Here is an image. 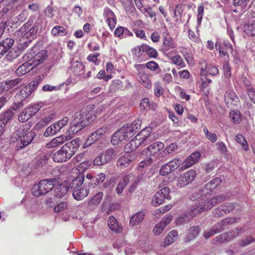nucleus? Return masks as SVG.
Here are the masks:
<instances>
[{"instance_id":"f257e3e1","label":"nucleus","mask_w":255,"mask_h":255,"mask_svg":"<svg viewBox=\"0 0 255 255\" xmlns=\"http://www.w3.org/2000/svg\"><path fill=\"white\" fill-rule=\"evenodd\" d=\"M222 182L220 178H216L205 185L204 189L199 191L198 200L195 202L194 209L197 210L199 213L204 212L211 209L214 206L223 202L226 199L225 195H219L215 198L209 199L211 192Z\"/></svg>"},{"instance_id":"f03ea898","label":"nucleus","mask_w":255,"mask_h":255,"mask_svg":"<svg viewBox=\"0 0 255 255\" xmlns=\"http://www.w3.org/2000/svg\"><path fill=\"white\" fill-rule=\"evenodd\" d=\"M141 120L138 119L132 123L127 124L116 131L112 137L111 142L113 144H116L119 141L128 140L140 128Z\"/></svg>"},{"instance_id":"7ed1b4c3","label":"nucleus","mask_w":255,"mask_h":255,"mask_svg":"<svg viewBox=\"0 0 255 255\" xmlns=\"http://www.w3.org/2000/svg\"><path fill=\"white\" fill-rule=\"evenodd\" d=\"M30 126L25 125L19 128L11 134L10 140L12 142H16L15 148L17 150L22 149L29 144L35 136L34 132L28 131Z\"/></svg>"},{"instance_id":"20e7f679","label":"nucleus","mask_w":255,"mask_h":255,"mask_svg":"<svg viewBox=\"0 0 255 255\" xmlns=\"http://www.w3.org/2000/svg\"><path fill=\"white\" fill-rule=\"evenodd\" d=\"M88 108H83L80 112H77L73 117L72 126L71 127L69 133H77L87 126L90 123V119L88 115Z\"/></svg>"},{"instance_id":"39448f33","label":"nucleus","mask_w":255,"mask_h":255,"mask_svg":"<svg viewBox=\"0 0 255 255\" xmlns=\"http://www.w3.org/2000/svg\"><path fill=\"white\" fill-rule=\"evenodd\" d=\"M57 180L55 178L41 180L38 184H35L32 188L34 196H40L45 195L52 190L55 186Z\"/></svg>"},{"instance_id":"423d86ee","label":"nucleus","mask_w":255,"mask_h":255,"mask_svg":"<svg viewBox=\"0 0 255 255\" xmlns=\"http://www.w3.org/2000/svg\"><path fill=\"white\" fill-rule=\"evenodd\" d=\"M33 17H30L18 30L21 34L25 33L27 38L30 40L36 38L38 30V23L36 22L33 25Z\"/></svg>"},{"instance_id":"0eeeda50","label":"nucleus","mask_w":255,"mask_h":255,"mask_svg":"<svg viewBox=\"0 0 255 255\" xmlns=\"http://www.w3.org/2000/svg\"><path fill=\"white\" fill-rule=\"evenodd\" d=\"M164 144L161 142H156L150 145L146 151V156H150L153 158L159 159L166 156V151L163 150Z\"/></svg>"},{"instance_id":"6e6552de","label":"nucleus","mask_w":255,"mask_h":255,"mask_svg":"<svg viewBox=\"0 0 255 255\" xmlns=\"http://www.w3.org/2000/svg\"><path fill=\"white\" fill-rule=\"evenodd\" d=\"M74 154L73 150H71L67 145L64 144L59 150L52 155V158L55 162H65L70 159Z\"/></svg>"},{"instance_id":"1a4fd4ad","label":"nucleus","mask_w":255,"mask_h":255,"mask_svg":"<svg viewBox=\"0 0 255 255\" xmlns=\"http://www.w3.org/2000/svg\"><path fill=\"white\" fill-rule=\"evenodd\" d=\"M116 154L113 148L107 149L97 156L93 160V164L101 166L110 162L115 157Z\"/></svg>"},{"instance_id":"9d476101","label":"nucleus","mask_w":255,"mask_h":255,"mask_svg":"<svg viewBox=\"0 0 255 255\" xmlns=\"http://www.w3.org/2000/svg\"><path fill=\"white\" fill-rule=\"evenodd\" d=\"M134 67L137 72L139 82L146 88L150 89L152 86V83L148 75L145 72L144 64H135Z\"/></svg>"},{"instance_id":"9b49d317","label":"nucleus","mask_w":255,"mask_h":255,"mask_svg":"<svg viewBox=\"0 0 255 255\" xmlns=\"http://www.w3.org/2000/svg\"><path fill=\"white\" fill-rule=\"evenodd\" d=\"M183 162L179 158H174L172 160L163 165L160 168L159 174L165 176L173 172L175 170L182 166Z\"/></svg>"},{"instance_id":"f8f14e48","label":"nucleus","mask_w":255,"mask_h":255,"mask_svg":"<svg viewBox=\"0 0 255 255\" xmlns=\"http://www.w3.org/2000/svg\"><path fill=\"white\" fill-rule=\"evenodd\" d=\"M170 190L167 187H164L157 191L152 198V205L154 206H158L165 199L170 200Z\"/></svg>"},{"instance_id":"ddd939ff","label":"nucleus","mask_w":255,"mask_h":255,"mask_svg":"<svg viewBox=\"0 0 255 255\" xmlns=\"http://www.w3.org/2000/svg\"><path fill=\"white\" fill-rule=\"evenodd\" d=\"M236 221L235 218H226L223 220L220 223H218L214 226L210 231H205L204 233V236L206 239L209 238L211 236L214 234L220 233L223 231V226L231 224L234 223Z\"/></svg>"},{"instance_id":"4468645a","label":"nucleus","mask_w":255,"mask_h":255,"mask_svg":"<svg viewBox=\"0 0 255 255\" xmlns=\"http://www.w3.org/2000/svg\"><path fill=\"white\" fill-rule=\"evenodd\" d=\"M200 75L206 76L207 74L216 76L219 74L218 67L211 63H208L206 60H202L199 63Z\"/></svg>"},{"instance_id":"2eb2a0df","label":"nucleus","mask_w":255,"mask_h":255,"mask_svg":"<svg viewBox=\"0 0 255 255\" xmlns=\"http://www.w3.org/2000/svg\"><path fill=\"white\" fill-rule=\"evenodd\" d=\"M195 177V171L193 169L189 170L178 177L177 186L180 188L184 187L191 183Z\"/></svg>"},{"instance_id":"dca6fc26","label":"nucleus","mask_w":255,"mask_h":255,"mask_svg":"<svg viewBox=\"0 0 255 255\" xmlns=\"http://www.w3.org/2000/svg\"><path fill=\"white\" fill-rule=\"evenodd\" d=\"M224 101L229 108L237 107L240 103V100L236 93L231 90L226 92L224 95Z\"/></svg>"},{"instance_id":"f3484780","label":"nucleus","mask_w":255,"mask_h":255,"mask_svg":"<svg viewBox=\"0 0 255 255\" xmlns=\"http://www.w3.org/2000/svg\"><path fill=\"white\" fill-rule=\"evenodd\" d=\"M201 153L196 151L192 153L182 163V166L180 167V171H183L195 164L200 158Z\"/></svg>"},{"instance_id":"a211bd4d","label":"nucleus","mask_w":255,"mask_h":255,"mask_svg":"<svg viewBox=\"0 0 255 255\" xmlns=\"http://www.w3.org/2000/svg\"><path fill=\"white\" fill-rule=\"evenodd\" d=\"M195 207V205L191 207L190 213L187 212L178 217L176 220V224L181 225L186 223L195 216L197 214H199V213L198 212V210L194 209Z\"/></svg>"},{"instance_id":"6ab92c4d","label":"nucleus","mask_w":255,"mask_h":255,"mask_svg":"<svg viewBox=\"0 0 255 255\" xmlns=\"http://www.w3.org/2000/svg\"><path fill=\"white\" fill-rule=\"evenodd\" d=\"M84 180V175L83 174H79L76 177L72 178L64 182H66L68 189L75 190L80 187Z\"/></svg>"},{"instance_id":"aec40b11","label":"nucleus","mask_w":255,"mask_h":255,"mask_svg":"<svg viewBox=\"0 0 255 255\" xmlns=\"http://www.w3.org/2000/svg\"><path fill=\"white\" fill-rule=\"evenodd\" d=\"M235 209V206L233 203H227L220 206L214 212L215 217H220L233 211Z\"/></svg>"},{"instance_id":"412c9836","label":"nucleus","mask_w":255,"mask_h":255,"mask_svg":"<svg viewBox=\"0 0 255 255\" xmlns=\"http://www.w3.org/2000/svg\"><path fill=\"white\" fill-rule=\"evenodd\" d=\"M108 132V128L107 127H103L96 131L91 133V135L87 139V142L92 144L99 140L104 134Z\"/></svg>"},{"instance_id":"4be33fe9","label":"nucleus","mask_w":255,"mask_h":255,"mask_svg":"<svg viewBox=\"0 0 255 255\" xmlns=\"http://www.w3.org/2000/svg\"><path fill=\"white\" fill-rule=\"evenodd\" d=\"M201 231V228L199 226H192L187 230V234L184 238V242L188 243L195 239Z\"/></svg>"},{"instance_id":"5701e85b","label":"nucleus","mask_w":255,"mask_h":255,"mask_svg":"<svg viewBox=\"0 0 255 255\" xmlns=\"http://www.w3.org/2000/svg\"><path fill=\"white\" fill-rule=\"evenodd\" d=\"M70 138L71 137L64 135L56 137L48 142L46 145V147L47 148L55 147L61 145Z\"/></svg>"},{"instance_id":"b1692460","label":"nucleus","mask_w":255,"mask_h":255,"mask_svg":"<svg viewBox=\"0 0 255 255\" xmlns=\"http://www.w3.org/2000/svg\"><path fill=\"white\" fill-rule=\"evenodd\" d=\"M56 183H55V186H54V196L57 198H61L67 193L68 191V186L66 182H63L58 185H56Z\"/></svg>"},{"instance_id":"393cba45","label":"nucleus","mask_w":255,"mask_h":255,"mask_svg":"<svg viewBox=\"0 0 255 255\" xmlns=\"http://www.w3.org/2000/svg\"><path fill=\"white\" fill-rule=\"evenodd\" d=\"M14 40L7 38L0 42V58L12 47Z\"/></svg>"},{"instance_id":"a878e982","label":"nucleus","mask_w":255,"mask_h":255,"mask_svg":"<svg viewBox=\"0 0 255 255\" xmlns=\"http://www.w3.org/2000/svg\"><path fill=\"white\" fill-rule=\"evenodd\" d=\"M244 31L249 36H255V17L251 18L244 26Z\"/></svg>"},{"instance_id":"bb28decb","label":"nucleus","mask_w":255,"mask_h":255,"mask_svg":"<svg viewBox=\"0 0 255 255\" xmlns=\"http://www.w3.org/2000/svg\"><path fill=\"white\" fill-rule=\"evenodd\" d=\"M250 0H233V5L236 7L235 12H242L246 8Z\"/></svg>"},{"instance_id":"cd10ccee","label":"nucleus","mask_w":255,"mask_h":255,"mask_svg":"<svg viewBox=\"0 0 255 255\" xmlns=\"http://www.w3.org/2000/svg\"><path fill=\"white\" fill-rule=\"evenodd\" d=\"M89 194V191L85 188H80L74 190L72 195L77 200H81L86 197Z\"/></svg>"},{"instance_id":"c85d7f7f","label":"nucleus","mask_w":255,"mask_h":255,"mask_svg":"<svg viewBox=\"0 0 255 255\" xmlns=\"http://www.w3.org/2000/svg\"><path fill=\"white\" fill-rule=\"evenodd\" d=\"M229 118L234 124H239L242 121V116L238 110H231L229 113Z\"/></svg>"},{"instance_id":"c756f323","label":"nucleus","mask_w":255,"mask_h":255,"mask_svg":"<svg viewBox=\"0 0 255 255\" xmlns=\"http://www.w3.org/2000/svg\"><path fill=\"white\" fill-rule=\"evenodd\" d=\"M177 44L170 36L164 37L163 40V48L165 51L175 48Z\"/></svg>"},{"instance_id":"7c9ffc66","label":"nucleus","mask_w":255,"mask_h":255,"mask_svg":"<svg viewBox=\"0 0 255 255\" xmlns=\"http://www.w3.org/2000/svg\"><path fill=\"white\" fill-rule=\"evenodd\" d=\"M31 94V90L29 87H24L15 95L14 98L17 100L25 101V100Z\"/></svg>"},{"instance_id":"2f4dec72","label":"nucleus","mask_w":255,"mask_h":255,"mask_svg":"<svg viewBox=\"0 0 255 255\" xmlns=\"http://www.w3.org/2000/svg\"><path fill=\"white\" fill-rule=\"evenodd\" d=\"M178 237V232L176 230L170 231L167 235L164 241V246H169L175 242Z\"/></svg>"},{"instance_id":"473e14b6","label":"nucleus","mask_w":255,"mask_h":255,"mask_svg":"<svg viewBox=\"0 0 255 255\" xmlns=\"http://www.w3.org/2000/svg\"><path fill=\"white\" fill-rule=\"evenodd\" d=\"M103 193L102 192L97 193L88 202V205L91 208H94L97 206L101 202L103 199Z\"/></svg>"},{"instance_id":"72a5a7b5","label":"nucleus","mask_w":255,"mask_h":255,"mask_svg":"<svg viewBox=\"0 0 255 255\" xmlns=\"http://www.w3.org/2000/svg\"><path fill=\"white\" fill-rule=\"evenodd\" d=\"M144 217V214L143 212H138L136 214L132 216L130 219L129 224L131 226H134L139 224L142 222Z\"/></svg>"},{"instance_id":"f704fd0d","label":"nucleus","mask_w":255,"mask_h":255,"mask_svg":"<svg viewBox=\"0 0 255 255\" xmlns=\"http://www.w3.org/2000/svg\"><path fill=\"white\" fill-rule=\"evenodd\" d=\"M71 68L75 75H79L83 73L85 66L82 63L76 61L72 64Z\"/></svg>"},{"instance_id":"c9c22d12","label":"nucleus","mask_w":255,"mask_h":255,"mask_svg":"<svg viewBox=\"0 0 255 255\" xmlns=\"http://www.w3.org/2000/svg\"><path fill=\"white\" fill-rule=\"evenodd\" d=\"M129 180L128 175H125L120 180L116 188V191L118 194L122 193L124 187L127 186Z\"/></svg>"},{"instance_id":"e433bc0d","label":"nucleus","mask_w":255,"mask_h":255,"mask_svg":"<svg viewBox=\"0 0 255 255\" xmlns=\"http://www.w3.org/2000/svg\"><path fill=\"white\" fill-rule=\"evenodd\" d=\"M32 63L28 62L24 63L20 65L15 71V73L18 76L24 75L30 70L28 69V67L31 66Z\"/></svg>"},{"instance_id":"4c0bfd02","label":"nucleus","mask_w":255,"mask_h":255,"mask_svg":"<svg viewBox=\"0 0 255 255\" xmlns=\"http://www.w3.org/2000/svg\"><path fill=\"white\" fill-rule=\"evenodd\" d=\"M152 130V129L151 128L147 127L142 129L138 134H137V135H139V136L141 137V138L143 139L146 143H148V141H150L148 137H149Z\"/></svg>"},{"instance_id":"58836bf2","label":"nucleus","mask_w":255,"mask_h":255,"mask_svg":"<svg viewBox=\"0 0 255 255\" xmlns=\"http://www.w3.org/2000/svg\"><path fill=\"white\" fill-rule=\"evenodd\" d=\"M140 107L141 109L145 110H154L156 107V105L154 103L151 104L148 99L144 98L141 100L140 103Z\"/></svg>"},{"instance_id":"ea45409f","label":"nucleus","mask_w":255,"mask_h":255,"mask_svg":"<svg viewBox=\"0 0 255 255\" xmlns=\"http://www.w3.org/2000/svg\"><path fill=\"white\" fill-rule=\"evenodd\" d=\"M132 162L131 159L127 156H122L117 161V166L123 168L128 167Z\"/></svg>"},{"instance_id":"a19ab883","label":"nucleus","mask_w":255,"mask_h":255,"mask_svg":"<svg viewBox=\"0 0 255 255\" xmlns=\"http://www.w3.org/2000/svg\"><path fill=\"white\" fill-rule=\"evenodd\" d=\"M21 82V79L16 78L11 80H8L3 82L4 88L6 91L12 89L18 85Z\"/></svg>"},{"instance_id":"79ce46f5","label":"nucleus","mask_w":255,"mask_h":255,"mask_svg":"<svg viewBox=\"0 0 255 255\" xmlns=\"http://www.w3.org/2000/svg\"><path fill=\"white\" fill-rule=\"evenodd\" d=\"M51 33L54 36H64L67 34L65 28L62 26H55L51 30Z\"/></svg>"},{"instance_id":"37998d69","label":"nucleus","mask_w":255,"mask_h":255,"mask_svg":"<svg viewBox=\"0 0 255 255\" xmlns=\"http://www.w3.org/2000/svg\"><path fill=\"white\" fill-rule=\"evenodd\" d=\"M109 227L113 231L117 232L119 230V225L117 220L112 216L109 217L107 220Z\"/></svg>"},{"instance_id":"c03bdc74","label":"nucleus","mask_w":255,"mask_h":255,"mask_svg":"<svg viewBox=\"0 0 255 255\" xmlns=\"http://www.w3.org/2000/svg\"><path fill=\"white\" fill-rule=\"evenodd\" d=\"M215 47L217 50L219 51L220 56L223 58L225 56L229 57L228 51L226 50V47L224 46V44H222L220 42H217L215 44Z\"/></svg>"},{"instance_id":"a18cd8bd","label":"nucleus","mask_w":255,"mask_h":255,"mask_svg":"<svg viewBox=\"0 0 255 255\" xmlns=\"http://www.w3.org/2000/svg\"><path fill=\"white\" fill-rule=\"evenodd\" d=\"M80 140L77 138L73 139L70 142L66 143L65 144L67 145L71 150H73V153H75L77 148L79 146V145L80 144Z\"/></svg>"},{"instance_id":"49530a36","label":"nucleus","mask_w":255,"mask_h":255,"mask_svg":"<svg viewBox=\"0 0 255 255\" xmlns=\"http://www.w3.org/2000/svg\"><path fill=\"white\" fill-rule=\"evenodd\" d=\"M229 241L230 240L228 237V234L226 232L219 235L216 239H213L212 241V243L213 244H219Z\"/></svg>"},{"instance_id":"de8ad7c7","label":"nucleus","mask_w":255,"mask_h":255,"mask_svg":"<svg viewBox=\"0 0 255 255\" xmlns=\"http://www.w3.org/2000/svg\"><path fill=\"white\" fill-rule=\"evenodd\" d=\"M170 59L173 64L179 66L180 68H184L186 66L182 58L180 55H175L171 57Z\"/></svg>"},{"instance_id":"09e8293b","label":"nucleus","mask_w":255,"mask_h":255,"mask_svg":"<svg viewBox=\"0 0 255 255\" xmlns=\"http://www.w3.org/2000/svg\"><path fill=\"white\" fill-rule=\"evenodd\" d=\"M42 107V104L40 103L31 105L26 109L30 112L29 113H31V115L33 116L40 110Z\"/></svg>"},{"instance_id":"8fccbe9b","label":"nucleus","mask_w":255,"mask_h":255,"mask_svg":"<svg viewBox=\"0 0 255 255\" xmlns=\"http://www.w3.org/2000/svg\"><path fill=\"white\" fill-rule=\"evenodd\" d=\"M243 232L244 230L243 228H239L236 229L235 230L227 232V233L228 234L229 240L231 241L239 236Z\"/></svg>"},{"instance_id":"3c124183","label":"nucleus","mask_w":255,"mask_h":255,"mask_svg":"<svg viewBox=\"0 0 255 255\" xmlns=\"http://www.w3.org/2000/svg\"><path fill=\"white\" fill-rule=\"evenodd\" d=\"M13 115L14 113L11 110H7L1 115L0 121L6 125L8 121L12 119Z\"/></svg>"},{"instance_id":"603ef678","label":"nucleus","mask_w":255,"mask_h":255,"mask_svg":"<svg viewBox=\"0 0 255 255\" xmlns=\"http://www.w3.org/2000/svg\"><path fill=\"white\" fill-rule=\"evenodd\" d=\"M26 109L22 111L18 116V120L19 122L24 123L28 121L32 116L31 115V113H29Z\"/></svg>"},{"instance_id":"864d4df0","label":"nucleus","mask_w":255,"mask_h":255,"mask_svg":"<svg viewBox=\"0 0 255 255\" xmlns=\"http://www.w3.org/2000/svg\"><path fill=\"white\" fill-rule=\"evenodd\" d=\"M236 140L237 142L242 145L243 148L245 151H247L249 149L248 143L242 134H238L236 136Z\"/></svg>"},{"instance_id":"5fc2aeb1","label":"nucleus","mask_w":255,"mask_h":255,"mask_svg":"<svg viewBox=\"0 0 255 255\" xmlns=\"http://www.w3.org/2000/svg\"><path fill=\"white\" fill-rule=\"evenodd\" d=\"M68 121L69 118L67 117H65L62 120L55 123L53 125L55 127L57 131L59 132L60 129L68 123Z\"/></svg>"},{"instance_id":"6e6d98bb","label":"nucleus","mask_w":255,"mask_h":255,"mask_svg":"<svg viewBox=\"0 0 255 255\" xmlns=\"http://www.w3.org/2000/svg\"><path fill=\"white\" fill-rule=\"evenodd\" d=\"M144 52L150 57L156 58L158 55V52L154 48L146 44H145Z\"/></svg>"},{"instance_id":"4d7b16f0","label":"nucleus","mask_w":255,"mask_h":255,"mask_svg":"<svg viewBox=\"0 0 255 255\" xmlns=\"http://www.w3.org/2000/svg\"><path fill=\"white\" fill-rule=\"evenodd\" d=\"M203 132L206 137L212 142H215L217 140V136L214 133L209 131L207 127L204 128Z\"/></svg>"},{"instance_id":"13d9d810","label":"nucleus","mask_w":255,"mask_h":255,"mask_svg":"<svg viewBox=\"0 0 255 255\" xmlns=\"http://www.w3.org/2000/svg\"><path fill=\"white\" fill-rule=\"evenodd\" d=\"M19 56V51L17 50H11L8 52L6 55L5 58L8 61H12Z\"/></svg>"},{"instance_id":"bf43d9fd","label":"nucleus","mask_w":255,"mask_h":255,"mask_svg":"<svg viewBox=\"0 0 255 255\" xmlns=\"http://www.w3.org/2000/svg\"><path fill=\"white\" fill-rule=\"evenodd\" d=\"M223 68L225 77L229 78L231 76V67L228 62L225 61L224 63Z\"/></svg>"},{"instance_id":"052dcab7","label":"nucleus","mask_w":255,"mask_h":255,"mask_svg":"<svg viewBox=\"0 0 255 255\" xmlns=\"http://www.w3.org/2000/svg\"><path fill=\"white\" fill-rule=\"evenodd\" d=\"M246 89L250 99L255 104V90L249 85H246Z\"/></svg>"},{"instance_id":"680f3d73","label":"nucleus","mask_w":255,"mask_h":255,"mask_svg":"<svg viewBox=\"0 0 255 255\" xmlns=\"http://www.w3.org/2000/svg\"><path fill=\"white\" fill-rule=\"evenodd\" d=\"M155 160H156L153 158L152 157L149 156V157L147 159L141 161L139 163L138 167L139 168H145L150 165L153 162V161Z\"/></svg>"},{"instance_id":"e2e57ef3","label":"nucleus","mask_w":255,"mask_h":255,"mask_svg":"<svg viewBox=\"0 0 255 255\" xmlns=\"http://www.w3.org/2000/svg\"><path fill=\"white\" fill-rule=\"evenodd\" d=\"M144 48L145 44L137 46L132 50V52L136 56L139 57L142 55L143 52H145Z\"/></svg>"},{"instance_id":"0e129e2a","label":"nucleus","mask_w":255,"mask_h":255,"mask_svg":"<svg viewBox=\"0 0 255 255\" xmlns=\"http://www.w3.org/2000/svg\"><path fill=\"white\" fill-rule=\"evenodd\" d=\"M46 58V56L45 55V52L44 51H42L41 52L38 53L35 57H33V61H37L38 62L37 64H35V65L39 64L41 63H42L43 61L45 60V59Z\"/></svg>"},{"instance_id":"69168bd1","label":"nucleus","mask_w":255,"mask_h":255,"mask_svg":"<svg viewBox=\"0 0 255 255\" xmlns=\"http://www.w3.org/2000/svg\"><path fill=\"white\" fill-rule=\"evenodd\" d=\"M141 12L144 13L146 16H148L151 18L155 17L156 16L155 12L149 6H148L147 8H144Z\"/></svg>"},{"instance_id":"338daca9","label":"nucleus","mask_w":255,"mask_h":255,"mask_svg":"<svg viewBox=\"0 0 255 255\" xmlns=\"http://www.w3.org/2000/svg\"><path fill=\"white\" fill-rule=\"evenodd\" d=\"M57 132H58V131H57L54 125H52L47 128L46 131L44 133V135L46 137H48L50 135H53Z\"/></svg>"},{"instance_id":"774afa93","label":"nucleus","mask_w":255,"mask_h":255,"mask_svg":"<svg viewBox=\"0 0 255 255\" xmlns=\"http://www.w3.org/2000/svg\"><path fill=\"white\" fill-rule=\"evenodd\" d=\"M163 223L160 222L159 223L157 224L153 230V232L154 235H159L163 230L165 226L163 224Z\"/></svg>"}]
</instances>
